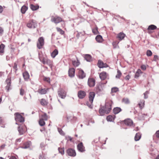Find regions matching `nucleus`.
<instances>
[{"instance_id":"nucleus-27","label":"nucleus","mask_w":159,"mask_h":159,"mask_svg":"<svg viewBox=\"0 0 159 159\" xmlns=\"http://www.w3.org/2000/svg\"><path fill=\"white\" fill-rule=\"evenodd\" d=\"M141 134L139 133H137L134 137V140L136 141L139 140L141 137Z\"/></svg>"},{"instance_id":"nucleus-6","label":"nucleus","mask_w":159,"mask_h":159,"mask_svg":"<svg viewBox=\"0 0 159 159\" xmlns=\"http://www.w3.org/2000/svg\"><path fill=\"white\" fill-rule=\"evenodd\" d=\"M51 21L56 24H57L62 21V19L57 16H52L51 17Z\"/></svg>"},{"instance_id":"nucleus-20","label":"nucleus","mask_w":159,"mask_h":159,"mask_svg":"<svg viewBox=\"0 0 159 159\" xmlns=\"http://www.w3.org/2000/svg\"><path fill=\"white\" fill-rule=\"evenodd\" d=\"M124 123L127 125L130 126L133 125V122L131 119H128L124 120Z\"/></svg>"},{"instance_id":"nucleus-32","label":"nucleus","mask_w":159,"mask_h":159,"mask_svg":"<svg viewBox=\"0 0 159 159\" xmlns=\"http://www.w3.org/2000/svg\"><path fill=\"white\" fill-rule=\"evenodd\" d=\"M157 28V27L156 26L153 25H151L148 26V30H153L156 29Z\"/></svg>"},{"instance_id":"nucleus-40","label":"nucleus","mask_w":159,"mask_h":159,"mask_svg":"<svg viewBox=\"0 0 159 159\" xmlns=\"http://www.w3.org/2000/svg\"><path fill=\"white\" fill-rule=\"evenodd\" d=\"M122 101L123 102L126 104H128L129 103V101L127 98H123Z\"/></svg>"},{"instance_id":"nucleus-53","label":"nucleus","mask_w":159,"mask_h":159,"mask_svg":"<svg viewBox=\"0 0 159 159\" xmlns=\"http://www.w3.org/2000/svg\"><path fill=\"white\" fill-rule=\"evenodd\" d=\"M45 146V144L43 143H41L40 145V147L43 150L44 149Z\"/></svg>"},{"instance_id":"nucleus-36","label":"nucleus","mask_w":159,"mask_h":159,"mask_svg":"<svg viewBox=\"0 0 159 159\" xmlns=\"http://www.w3.org/2000/svg\"><path fill=\"white\" fill-rule=\"evenodd\" d=\"M106 119L107 120L109 121H112L114 120V118L111 115L107 116Z\"/></svg>"},{"instance_id":"nucleus-12","label":"nucleus","mask_w":159,"mask_h":159,"mask_svg":"<svg viewBox=\"0 0 159 159\" xmlns=\"http://www.w3.org/2000/svg\"><path fill=\"white\" fill-rule=\"evenodd\" d=\"M42 62L44 64H47L50 66L52 65V61L48 59L43 58L42 60Z\"/></svg>"},{"instance_id":"nucleus-54","label":"nucleus","mask_w":159,"mask_h":159,"mask_svg":"<svg viewBox=\"0 0 159 159\" xmlns=\"http://www.w3.org/2000/svg\"><path fill=\"white\" fill-rule=\"evenodd\" d=\"M17 63L16 62H15L14 64V66H13V68L16 70V71L17 70Z\"/></svg>"},{"instance_id":"nucleus-31","label":"nucleus","mask_w":159,"mask_h":159,"mask_svg":"<svg viewBox=\"0 0 159 159\" xmlns=\"http://www.w3.org/2000/svg\"><path fill=\"white\" fill-rule=\"evenodd\" d=\"M30 7L32 10L35 11L37 10L39 8V6L38 5L31 4L30 5Z\"/></svg>"},{"instance_id":"nucleus-33","label":"nucleus","mask_w":159,"mask_h":159,"mask_svg":"<svg viewBox=\"0 0 159 159\" xmlns=\"http://www.w3.org/2000/svg\"><path fill=\"white\" fill-rule=\"evenodd\" d=\"M40 119L43 120H48V116L47 114L45 113H44L43 115L41 116Z\"/></svg>"},{"instance_id":"nucleus-21","label":"nucleus","mask_w":159,"mask_h":159,"mask_svg":"<svg viewBox=\"0 0 159 159\" xmlns=\"http://www.w3.org/2000/svg\"><path fill=\"white\" fill-rule=\"evenodd\" d=\"M23 76L25 81H28L30 78V75L27 71H25L23 73Z\"/></svg>"},{"instance_id":"nucleus-4","label":"nucleus","mask_w":159,"mask_h":159,"mask_svg":"<svg viewBox=\"0 0 159 159\" xmlns=\"http://www.w3.org/2000/svg\"><path fill=\"white\" fill-rule=\"evenodd\" d=\"M37 25V23L36 21L33 20L29 21L27 24V27L29 28H35Z\"/></svg>"},{"instance_id":"nucleus-35","label":"nucleus","mask_w":159,"mask_h":159,"mask_svg":"<svg viewBox=\"0 0 159 159\" xmlns=\"http://www.w3.org/2000/svg\"><path fill=\"white\" fill-rule=\"evenodd\" d=\"M72 64L74 66L77 67L79 65L80 62L78 60L77 61H73Z\"/></svg>"},{"instance_id":"nucleus-1","label":"nucleus","mask_w":159,"mask_h":159,"mask_svg":"<svg viewBox=\"0 0 159 159\" xmlns=\"http://www.w3.org/2000/svg\"><path fill=\"white\" fill-rule=\"evenodd\" d=\"M112 102L111 100L106 101L105 104V107H102L100 108L99 109V113L101 116H103L105 113L108 114L111 109V105Z\"/></svg>"},{"instance_id":"nucleus-37","label":"nucleus","mask_w":159,"mask_h":159,"mask_svg":"<svg viewBox=\"0 0 159 159\" xmlns=\"http://www.w3.org/2000/svg\"><path fill=\"white\" fill-rule=\"evenodd\" d=\"M18 130L20 135L23 134L24 132L23 128L20 126L18 127Z\"/></svg>"},{"instance_id":"nucleus-62","label":"nucleus","mask_w":159,"mask_h":159,"mask_svg":"<svg viewBox=\"0 0 159 159\" xmlns=\"http://www.w3.org/2000/svg\"><path fill=\"white\" fill-rule=\"evenodd\" d=\"M139 76V74L136 72L135 75V78H136L138 77Z\"/></svg>"},{"instance_id":"nucleus-48","label":"nucleus","mask_w":159,"mask_h":159,"mask_svg":"<svg viewBox=\"0 0 159 159\" xmlns=\"http://www.w3.org/2000/svg\"><path fill=\"white\" fill-rule=\"evenodd\" d=\"M149 93L148 91H146L145 93H144V98L145 99H147L148 98V94H149Z\"/></svg>"},{"instance_id":"nucleus-2","label":"nucleus","mask_w":159,"mask_h":159,"mask_svg":"<svg viewBox=\"0 0 159 159\" xmlns=\"http://www.w3.org/2000/svg\"><path fill=\"white\" fill-rule=\"evenodd\" d=\"M104 86L102 84H99L95 88L94 90L97 94L99 95L104 93Z\"/></svg>"},{"instance_id":"nucleus-10","label":"nucleus","mask_w":159,"mask_h":159,"mask_svg":"<svg viewBox=\"0 0 159 159\" xmlns=\"http://www.w3.org/2000/svg\"><path fill=\"white\" fill-rule=\"evenodd\" d=\"M77 149L79 151L81 152H83L85 151V148L84 146L83 143L81 142L77 145Z\"/></svg>"},{"instance_id":"nucleus-13","label":"nucleus","mask_w":159,"mask_h":159,"mask_svg":"<svg viewBox=\"0 0 159 159\" xmlns=\"http://www.w3.org/2000/svg\"><path fill=\"white\" fill-rule=\"evenodd\" d=\"M95 93L94 92H91L89 93V101L91 104H92L93 102V99L95 96Z\"/></svg>"},{"instance_id":"nucleus-38","label":"nucleus","mask_w":159,"mask_h":159,"mask_svg":"<svg viewBox=\"0 0 159 159\" xmlns=\"http://www.w3.org/2000/svg\"><path fill=\"white\" fill-rule=\"evenodd\" d=\"M144 102L145 101L144 100H142L138 104V105L140 108L142 109L143 108L144 104Z\"/></svg>"},{"instance_id":"nucleus-58","label":"nucleus","mask_w":159,"mask_h":159,"mask_svg":"<svg viewBox=\"0 0 159 159\" xmlns=\"http://www.w3.org/2000/svg\"><path fill=\"white\" fill-rule=\"evenodd\" d=\"M21 138H20L18 139H17L15 143L17 144L18 143H19L21 142Z\"/></svg>"},{"instance_id":"nucleus-25","label":"nucleus","mask_w":159,"mask_h":159,"mask_svg":"<svg viewBox=\"0 0 159 159\" xmlns=\"http://www.w3.org/2000/svg\"><path fill=\"white\" fill-rule=\"evenodd\" d=\"M85 59L87 61L90 62L92 61V57L89 54H85L84 56Z\"/></svg>"},{"instance_id":"nucleus-3","label":"nucleus","mask_w":159,"mask_h":159,"mask_svg":"<svg viewBox=\"0 0 159 159\" xmlns=\"http://www.w3.org/2000/svg\"><path fill=\"white\" fill-rule=\"evenodd\" d=\"M15 120L16 121V124L19 125L17 122L20 123L23 122L24 121V118L19 113H15Z\"/></svg>"},{"instance_id":"nucleus-49","label":"nucleus","mask_w":159,"mask_h":159,"mask_svg":"<svg viewBox=\"0 0 159 159\" xmlns=\"http://www.w3.org/2000/svg\"><path fill=\"white\" fill-rule=\"evenodd\" d=\"M93 32L95 34H97L98 33V29L96 28H95L93 29L92 30Z\"/></svg>"},{"instance_id":"nucleus-51","label":"nucleus","mask_w":159,"mask_h":159,"mask_svg":"<svg viewBox=\"0 0 159 159\" xmlns=\"http://www.w3.org/2000/svg\"><path fill=\"white\" fill-rule=\"evenodd\" d=\"M159 59L158 57V56L157 55H155L154 56L153 61H157Z\"/></svg>"},{"instance_id":"nucleus-47","label":"nucleus","mask_w":159,"mask_h":159,"mask_svg":"<svg viewBox=\"0 0 159 159\" xmlns=\"http://www.w3.org/2000/svg\"><path fill=\"white\" fill-rule=\"evenodd\" d=\"M146 54L147 56L150 57L152 55V52L150 50H148Z\"/></svg>"},{"instance_id":"nucleus-8","label":"nucleus","mask_w":159,"mask_h":159,"mask_svg":"<svg viewBox=\"0 0 159 159\" xmlns=\"http://www.w3.org/2000/svg\"><path fill=\"white\" fill-rule=\"evenodd\" d=\"M95 80L93 78H89L88 80V84L90 87H93L95 85Z\"/></svg>"},{"instance_id":"nucleus-24","label":"nucleus","mask_w":159,"mask_h":159,"mask_svg":"<svg viewBox=\"0 0 159 159\" xmlns=\"http://www.w3.org/2000/svg\"><path fill=\"white\" fill-rule=\"evenodd\" d=\"M58 53V50L57 49H55L51 53V56L53 58L55 57Z\"/></svg>"},{"instance_id":"nucleus-26","label":"nucleus","mask_w":159,"mask_h":159,"mask_svg":"<svg viewBox=\"0 0 159 159\" xmlns=\"http://www.w3.org/2000/svg\"><path fill=\"white\" fill-rule=\"evenodd\" d=\"M38 92L41 94H45L47 92V89H39Z\"/></svg>"},{"instance_id":"nucleus-50","label":"nucleus","mask_w":159,"mask_h":159,"mask_svg":"<svg viewBox=\"0 0 159 159\" xmlns=\"http://www.w3.org/2000/svg\"><path fill=\"white\" fill-rule=\"evenodd\" d=\"M25 93V90L24 89L21 88L20 90V94L23 96Z\"/></svg>"},{"instance_id":"nucleus-57","label":"nucleus","mask_w":159,"mask_h":159,"mask_svg":"<svg viewBox=\"0 0 159 159\" xmlns=\"http://www.w3.org/2000/svg\"><path fill=\"white\" fill-rule=\"evenodd\" d=\"M141 69L143 70H145L146 69V67L145 65H142L141 66Z\"/></svg>"},{"instance_id":"nucleus-9","label":"nucleus","mask_w":159,"mask_h":159,"mask_svg":"<svg viewBox=\"0 0 159 159\" xmlns=\"http://www.w3.org/2000/svg\"><path fill=\"white\" fill-rule=\"evenodd\" d=\"M67 153L69 156L72 157H75L76 154L75 151L71 148L68 149L67 151Z\"/></svg>"},{"instance_id":"nucleus-44","label":"nucleus","mask_w":159,"mask_h":159,"mask_svg":"<svg viewBox=\"0 0 159 159\" xmlns=\"http://www.w3.org/2000/svg\"><path fill=\"white\" fill-rule=\"evenodd\" d=\"M156 138H159V130L157 131L155 134L153 136V139H155Z\"/></svg>"},{"instance_id":"nucleus-63","label":"nucleus","mask_w":159,"mask_h":159,"mask_svg":"<svg viewBox=\"0 0 159 159\" xmlns=\"http://www.w3.org/2000/svg\"><path fill=\"white\" fill-rule=\"evenodd\" d=\"M136 72L138 73H139V74H140V73H142V72L141 71V70H140V69H138L137 71V72Z\"/></svg>"},{"instance_id":"nucleus-55","label":"nucleus","mask_w":159,"mask_h":159,"mask_svg":"<svg viewBox=\"0 0 159 159\" xmlns=\"http://www.w3.org/2000/svg\"><path fill=\"white\" fill-rule=\"evenodd\" d=\"M119 43V42H113L112 43V44L113 46L115 48H116L118 44Z\"/></svg>"},{"instance_id":"nucleus-15","label":"nucleus","mask_w":159,"mask_h":159,"mask_svg":"<svg viewBox=\"0 0 159 159\" xmlns=\"http://www.w3.org/2000/svg\"><path fill=\"white\" fill-rule=\"evenodd\" d=\"M31 142L30 141H28L27 142L24 143L23 145L20 147V148L23 149H26L30 147L31 145Z\"/></svg>"},{"instance_id":"nucleus-52","label":"nucleus","mask_w":159,"mask_h":159,"mask_svg":"<svg viewBox=\"0 0 159 159\" xmlns=\"http://www.w3.org/2000/svg\"><path fill=\"white\" fill-rule=\"evenodd\" d=\"M43 80L48 83L50 82V79L49 78L45 77L43 78Z\"/></svg>"},{"instance_id":"nucleus-16","label":"nucleus","mask_w":159,"mask_h":159,"mask_svg":"<svg viewBox=\"0 0 159 159\" xmlns=\"http://www.w3.org/2000/svg\"><path fill=\"white\" fill-rule=\"evenodd\" d=\"M78 76L80 79H82L85 76V75L83 70H80L78 71Z\"/></svg>"},{"instance_id":"nucleus-56","label":"nucleus","mask_w":159,"mask_h":159,"mask_svg":"<svg viewBox=\"0 0 159 159\" xmlns=\"http://www.w3.org/2000/svg\"><path fill=\"white\" fill-rule=\"evenodd\" d=\"M3 31L4 30L3 28L2 27H0V36L2 35L3 33Z\"/></svg>"},{"instance_id":"nucleus-23","label":"nucleus","mask_w":159,"mask_h":159,"mask_svg":"<svg viewBox=\"0 0 159 159\" xmlns=\"http://www.w3.org/2000/svg\"><path fill=\"white\" fill-rule=\"evenodd\" d=\"M122 110L120 107H116L113 109V112L115 114H117L121 111Z\"/></svg>"},{"instance_id":"nucleus-42","label":"nucleus","mask_w":159,"mask_h":159,"mask_svg":"<svg viewBox=\"0 0 159 159\" xmlns=\"http://www.w3.org/2000/svg\"><path fill=\"white\" fill-rule=\"evenodd\" d=\"M119 91L118 88L116 87H114L111 88V93H116Z\"/></svg>"},{"instance_id":"nucleus-11","label":"nucleus","mask_w":159,"mask_h":159,"mask_svg":"<svg viewBox=\"0 0 159 159\" xmlns=\"http://www.w3.org/2000/svg\"><path fill=\"white\" fill-rule=\"evenodd\" d=\"M11 78H7L6 80V82L7 84V85L6 86V89L7 91H8L9 90V89L11 85Z\"/></svg>"},{"instance_id":"nucleus-41","label":"nucleus","mask_w":159,"mask_h":159,"mask_svg":"<svg viewBox=\"0 0 159 159\" xmlns=\"http://www.w3.org/2000/svg\"><path fill=\"white\" fill-rule=\"evenodd\" d=\"M44 120L40 119L39 121V125L42 126H44L45 124V122H44Z\"/></svg>"},{"instance_id":"nucleus-59","label":"nucleus","mask_w":159,"mask_h":159,"mask_svg":"<svg viewBox=\"0 0 159 159\" xmlns=\"http://www.w3.org/2000/svg\"><path fill=\"white\" fill-rule=\"evenodd\" d=\"M6 144H3L0 147V148H1L2 149H4V148H5V146H6Z\"/></svg>"},{"instance_id":"nucleus-46","label":"nucleus","mask_w":159,"mask_h":159,"mask_svg":"<svg viewBox=\"0 0 159 159\" xmlns=\"http://www.w3.org/2000/svg\"><path fill=\"white\" fill-rule=\"evenodd\" d=\"M58 131L60 134L62 135H65V133H64V132L61 128H58Z\"/></svg>"},{"instance_id":"nucleus-28","label":"nucleus","mask_w":159,"mask_h":159,"mask_svg":"<svg viewBox=\"0 0 159 159\" xmlns=\"http://www.w3.org/2000/svg\"><path fill=\"white\" fill-rule=\"evenodd\" d=\"M97 41L99 43L102 42V37L100 35H98L95 38Z\"/></svg>"},{"instance_id":"nucleus-60","label":"nucleus","mask_w":159,"mask_h":159,"mask_svg":"<svg viewBox=\"0 0 159 159\" xmlns=\"http://www.w3.org/2000/svg\"><path fill=\"white\" fill-rule=\"evenodd\" d=\"M86 104H87V105L89 107L91 108H92L93 106H92V105L91 104H89L88 102H87L86 103Z\"/></svg>"},{"instance_id":"nucleus-43","label":"nucleus","mask_w":159,"mask_h":159,"mask_svg":"<svg viewBox=\"0 0 159 159\" xmlns=\"http://www.w3.org/2000/svg\"><path fill=\"white\" fill-rule=\"evenodd\" d=\"M56 29L58 32L60 34L63 35L64 33V32L62 29L59 27H57Z\"/></svg>"},{"instance_id":"nucleus-7","label":"nucleus","mask_w":159,"mask_h":159,"mask_svg":"<svg viewBox=\"0 0 159 159\" xmlns=\"http://www.w3.org/2000/svg\"><path fill=\"white\" fill-rule=\"evenodd\" d=\"M58 96L61 98L64 99L66 96V93L62 89H59L58 90Z\"/></svg>"},{"instance_id":"nucleus-17","label":"nucleus","mask_w":159,"mask_h":159,"mask_svg":"<svg viewBox=\"0 0 159 159\" xmlns=\"http://www.w3.org/2000/svg\"><path fill=\"white\" fill-rule=\"evenodd\" d=\"M75 69L74 68H70L68 71L69 76L71 77H74L75 75Z\"/></svg>"},{"instance_id":"nucleus-14","label":"nucleus","mask_w":159,"mask_h":159,"mask_svg":"<svg viewBox=\"0 0 159 159\" xmlns=\"http://www.w3.org/2000/svg\"><path fill=\"white\" fill-rule=\"evenodd\" d=\"M98 66L100 68L107 67L108 66V65L107 64L104 63L102 61L100 60L98 61Z\"/></svg>"},{"instance_id":"nucleus-64","label":"nucleus","mask_w":159,"mask_h":159,"mask_svg":"<svg viewBox=\"0 0 159 159\" xmlns=\"http://www.w3.org/2000/svg\"><path fill=\"white\" fill-rule=\"evenodd\" d=\"M3 10V8L2 6L0 5V13L2 12Z\"/></svg>"},{"instance_id":"nucleus-22","label":"nucleus","mask_w":159,"mask_h":159,"mask_svg":"<svg viewBox=\"0 0 159 159\" xmlns=\"http://www.w3.org/2000/svg\"><path fill=\"white\" fill-rule=\"evenodd\" d=\"M125 35V34L123 33L120 32L118 34L117 38L119 40H121L124 38Z\"/></svg>"},{"instance_id":"nucleus-61","label":"nucleus","mask_w":159,"mask_h":159,"mask_svg":"<svg viewBox=\"0 0 159 159\" xmlns=\"http://www.w3.org/2000/svg\"><path fill=\"white\" fill-rule=\"evenodd\" d=\"M130 78V76L129 75H126L125 77V79L126 80H128Z\"/></svg>"},{"instance_id":"nucleus-5","label":"nucleus","mask_w":159,"mask_h":159,"mask_svg":"<svg viewBox=\"0 0 159 159\" xmlns=\"http://www.w3.org/2000/svg\"><path fill=\"white\" fill-rule=\"evenodd\" d=\"M44 45V39L43 37H40L38 39L37 42V46L39 49H41L43 47Z\"/></svg>"},{"instance_id":"nucleus-45","label":"nucleus","mask_w":159,"mask_h":159,"mask_svg":"<svg viewBox=\"0 0 159 159\" xmlns=\"http://www.w3.org/2000/svg\"><path fill=\"white\" fill-rule=\"evenodd\" d=\"M121 75V73L120 71L118 70L117 71V74L116 76V78H120Z\"/></svg>"},{"instance_id":"nucleus-18","label":"nucleus","mask_w":159,"mask_h":159,"mask_svg":"<svg viewBox=\"0 0 159 159\" xmlns=\"http://www.w3.org/2000/svg\"><path fill=\"white\" fill-rule=\"evenodd\" d=\"M86 95L85 92L83 91H80L78 93V96L80 98H83Z\"/></svg>"},{"instance_id":"nucleus-30","label":"nucleus","mask_w":159,"mask_h":159,"mask_svg":"<svg viewBox=\"0 0 159 159\" xmlns=\"http://www.w3.org/2000/svg\"><path fill=\"white\" fill-rule=\"evenodd\" d=\"M5 45L2 43L0 45V55H2V53L4 52V48H5Z\"/></svg>"},{"instance_id":"nucleus-29","label":"nucleus","mask_w":159,"mask_h":159,"mask_svg":"<svg viewBox=\"0 0 159 159\" xmlns=\"http://www.w3.org/2000/svg\"><path fill=\"white\" fill-rule=\"evenodd\" d=\"M28 7L25 6H23L21 9V12L22 14H25L26 11L28 9Z\"/></svg>"},{"instance_id":"nucleus-19","label":"nucleus","mask_w":159,"mask_h":159,"mask_svg":"<svg viewBox=\"0 0 159 159\" xmlns=\"http://www.w3.org/2000/svg\"><path fill=\"white\" fill-rule=\"evenodd\" d=\"M107 74L106 72H102L99 74V77L102 80H105L107 77Z\"/></svg>"},{"instance_id":"nucleus-39","label":"nucleus","mask_w":159,"mask_h":159,"mask_svg":"<svg viewBox=\"0 0 159 159\" xmlns=\"http://www.w3.org/2000/svg\"><path fill=\"white\" fill-rule=\"evenodd\" d=\"M59 152L62 155H63L64 154V148H58Z\"/></svg>"},{"instance_id":"nucleus-34","label":"nucleus","mask_w":159,"mask_h":159,"mask_svg":"<svg viewBox=\"0 0 159 159\" xmlns=\"http://www.w3.org/2000/svg\"><path fill=\"white\" fill-rule=\"evenodd\" d=\"M40 102L41 104L43 106L47 105L48 104V102L45 99L43 98L41 99Z\"/></svg>"}]
</instances>
